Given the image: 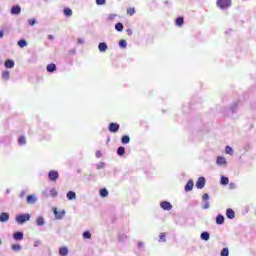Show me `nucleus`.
Returning <instances> with one entry per match:
<instances>
[{
	"label": "nucleus",
	"mask_w": 256,
	"mask_h": 256,
	"mask_svg": "<svg viewBox=\"0 0 256 256\" xmlns=\"http://www.w3.org/2000/svg\"><path fill=\"white\" fill-rule=\"evenodd\" d=\"M96 157H101V153L98 151V152H96Z\"/></svg>",
	"instance_id": "nucleus-55"
},
{
	"label": "nucleus",
	"mask_w": 256,
	"mask_h": 256,
	"mask_svg": "<svg viewBox=\"0 0 256 256\" xmlns=\"http://www.w3.org/2000/svg\"><path fill=\"white\" fill-rule=\"evenodd\" d=\"M226 216L228 219H235V211H233L231 208H228L226 210Z\"/></svg>",
	"instance_id": "nucleus-13"
},
{
	"label": "nucleus",
	"mask_w": 256,
	"mask_h": 256,
	"mask_svg": "<svg viewBox=\"0 0 256 256\" xmlns=\"http://www.w3.org/2000/svg\"><path fill=\"white\" fill-rule=\"evenodd\" d=\"M117 155H119V157H123V155H125V147L120 146L117 150Z\"/></svg>",
	"instance_id": "nucleus-26"
},
{
	"label": "nucleus",
	"mask_w": 256,
	"mask_h": 256,
	"mask_svg": "<svg viewBox=\"0 0 256 256\" xmlns=\"http://www.w3.org/2000/svg\"><path fill=\"white\" fill-rule=\"evenodd\" d=\"M164 3H165L166 5H169V1H167V0H166Z\"/></svg>",
	"instance_id": "nucleus-57"
},
{
	"label": "nucleus",
	"mask_w": 256,
	"mask_h": 256,
	"mask_svg": "<svg viewBox=\"0 0 256 256\" xmlns=\"http://www.w3.org/2000/svg\"><path fill=\"white\" fill-rule=\"evenodd\" d=\"M7 193H9V190H7Z\"/></svg>",
	"instance_id": "nucleus-59"
},
{
	"label": "nucleus",
	"mask_w": 256,
	"mask_h": 256,
	"mask_svg": "<svg viewBox=\"0 0 256 256\" xmlns=\"http://www.w3.org/2000/svg\"><path fill=\"white\" fill-rule=\"evenodd\" d=\"M127 33H128V35H133V31H131V29H128Z\"/></svg>",
	"instance_id": "nucleus-52"
},
{
	"label": "nucleus",
	"mask_w": 256,
	"mask_h": 256,
	"mask_svg": "<svg viewBox=\"0 0 256 256\" xmlns=\"http://www.w3.org/2000/svg\"><path fill=\"white\" fill-rule=\"evenodd\" d=\"M18 143H19V145H25V143H27V140L25 139V136H21L18 139Z\"/></svg>",
	"instance_id": "nucleus-33"
},
{
	"label": "nucleus",
	"mask_w": 256,
	"mask_h": 256,
	"mask_svg": "<svg viewBox=\"0 0 256 256\" xmlns=\"http://www.w3.org/2000/svg\"><path fill=\"white\" fill-rule=\"evenodd\" d=\"M13 237L15 241H23V232H15Z\"/></svg>",
	"instance_id": "nucleus-19"
},
{
	"label": "nucleus",
	"mask_w": 256,
	"mask_h": 256,
	"mask_svg": "<svg viewBox=\"0 0 256 256\" xmlns=\"http://www.w3.org/2000/svg\"><path fill=\"white\" fill-rule=\"evenodd\" d=\"M40 244H41L40 241H35V242H34V247H39Z\"/></svg>",
	"instance_id": "nucleus-49"
},
{
	"label": "nucleus",
	"mask_w": 256,
	"mask_h": 256,
	"mask_svg": "<svg viewBox=\"0 0 256 256\" xmlns=\"http://www.w3.org/2000/svg\"><path fill=\"white\" fill-rule=\"evenodd\" d=\"M7 221H9V213L2 212L0 214V223H7Z\"/></svg>",
	"instance_id": "nucleus-10"
},
{
	"label": "nucleus",
	"mask_w": 256,
	"mask_h": 256,
	"mask_svg": "<svg viewBox=\"0 0 256 256\" xmlns=\"http://www.w3.org/2000/svg\"><path fill=\"white\" fill-rule=\"evenodd\" d=\"M127 13L128 15H135V8H128Z\"/></svg>",
	"instance_id": "nucleus-42"
},
{
	"label": "nucleus",
	"mask_w": 256,
	"mask_h": 256,
	"mask_svg": "<svg viewBox=\"0 0 256 256\" xmlns=\"http://www.w3.org/2000/svg\"><path fill=\"white\" fill-rule=\"evenodd\" d=\"M110 19H115V15H110Z\"/></svg>",
	"instance_id": "nucleus-56"
},
{
	"label": "nucleus",
	"mask_w": 256,
	"mask_h": 256,
	"mask_svg": "<svg viewBox=\"0 0 256 256\" xmlns=\"http://www.w3.org/2000/svg\"><path fill=\"white\" fill-rule=\"evenodd\" d=\"M196 187L197 189H203V187H205V177L198 178L196 182Z\"/></svg>",
	"instance_id": "nucleus-7"
},
{
	"label": "nucleus",
	"mask_w": 256,
	"mask_h": 256,
	"mask_svg": "<svg viewBox=\"0 0 256 256\" xmlns=\"http://www.w3.org/2000/svg\"><path fill=\"white\" fill-rule=\"evenodd\" d=\"M59 255L60 256H67V255H69V249L67 247L59 248Z\"/></svg>",
	"instance_id": "nucleus-15"
},
{
	"label": "nucleus",
	"mask_w": 256,
	"mask_h": 256,
	"mask_svg": "<svg viewBox=\"0 0 256 256\" xmlns=\"http://www.w3.org/2000/svg\"><path fill=\"white\" fill-rule=\"evenodd\" d=\"M46 69L48 73H53L54 71H57V66H55V64H48Z\"/></svg>",
	"instance_id": "nucleus-23"
},
{
	"label": "nucleus",
	"mask_w": 256,
	"mask_h": 256,
	"mask_svg": "<svg viewBox=\"0 0 256 256\" xmlns=\"http://www.w3.org/2000/svg\"><path fill=\"white\" fill-rule=\"evenodd\" d=\"M97 169H103L105 167V163L103 162H99L97 165H96Z\"/></svg>",
	"instance_id": "nucleus-43"
},
{
	"label": "nucleus",
	"mask_w": 256,
	"mask_h": 256,
	"mask_svg": "<svg viewBox=\"0 0 256 256\" xmlns=\"http://www.w3.org/2000/svg\"><path fill=\"white\" fill-rule=\"evenodd\" d=\"M220 183L221 185H229V178L222 176Z\"/></svg>",
	"instance_id": "nucleus-30"
},
{
	"label": "nucleus",
	"mask_w": 256,
	"mask_h": 256,
	"mask_svg": "<svg viewBox=\"0 0 256 256\" xmlns=\"http://www.w3.org/2000/svg\"><path fill=\"white\" fill-rule=\"evenodd\" d=\"M50 195L51 197H57L58 193L57 190H55L54 188L50 190Z\"/></svg>",
	"instance_id": "nucleus-41"
},
{
	"label": "nucleus",
	"mask_w": 256,
	"mask_h": 256,
	"mask_svg": "<svg viewBox=\"0 0 256 256\" xmlns=\"http://www.w3.org/2000/svg\"><path fill=\"white\" fill-rule=\"evenodd\" d=\"M48 177H49L50 181L55 182V181H57L59 179V172L51 170L48 173Z\"/></svg>",
	"instance_id": "nucleus-4"
},
{
	"label": "nucleus",
	"mask_w": 256,
	"mask_h": 256,
	"mask_svg": "<svg viewBox=\"0 0 256 256\" xmlns=\"http://www.w3.org/2000/svg\"><path fill=\"white\" fill-rule=\"evenodd\" d=\"M18 46H20L21 49H23V47H27V40L25 39L19 40Z\"/></svg>",
	"instance_id": "nucleus-28"
},
{
	"label": "nucleus",
	"mask_w": 256,
	"mask_h": 256,
	"mask_svg": "<svg viewBox=\"0 0 256 256\" xmlns=\"http://www.w3.org/2000/svg\"><path fill=\"white\" fill-rule=\"evenodd\" d=\"M117 239H118V243H125L127 239H129V236H127V234L120 233L118 234Z\"/></svg>",
	"instance_id": "nucleus-11"
},
{
	"label": "nucleus",
	"mask_w": 256,
	"mask_h": 256,
	"mask_svg": "<svg viewBox=\"0 0 256 256\" xmlns=\"http://www.w3.org/2000/svg\"><path fill=\"white\" fill-rule=\"evenodd\" d=\"M28 23H29V25H31V27H33V25H35V23H37V20L35 18H31V19H28Z\"/></svg>",
	"instance_id": "nucleus-40"
},
{
	"label": "nucleus",
	"mask_w": 256,
	"mask_h": 256,
	"mask_svg": "<svg viewBox=\"0 0 256 256\" xmlns=\"http://www.w3.org/2000/svg\"><path fill=\"white\" fill-rule=\"evenodd\" d=\"M3 31L2 30H0V39H3Z\"/></svg>",
	"instance_id": "nucleus-54"
},
{
	"label": "nucleus",
	"mask_w": 256,
	"mask_h": 256,
	"mask_svg": "<svg viewBox=\"0 0 256 256\" xmlns=\"http://www.w3.org/2000/svg\"><path fill=\"white\" fill-rule=\"evenodd\" d=\"M217 6L220 9H229L231 7V0H217Z\"/></svg>",
	"instance_id": "nucleus-2"
},
{
	"label": "nucleus",
	"mask_w": 256,
	"mask_h": 256,
	"mask_svg": "<svg viewBox=\"0 0 256 256\" xmlns=\"http://www.w3.org/2000/svg\"><path fill=\"white\" fill-rule=\"evenodd\" d=\"M216 164L219 167H225V166H227V159H225V157H223V156H218L216 159Z\"/></svg>",
	"instance_id": "nucleus-3"
},
{
	"label": "nucleus",
	"mask_w": 256,
	"mask_h": 256,
	"mask_svg": "<svg viewBox=\"0 0 256 256\" xmlns=\"http://www.w3.org/2000/svg\"><path fill=\"white\" fill-rule=\"evenodd\" d=\"M9 77H10L9 71H4V72H2V79H3L4 81H9Z\"/></svg>",
	"instance_id": "nucleus-27"
},
{
	"label": "nucleus",
	"mask_w": 256,
	"mask_h": 256,
	"mask_svg": "<svg viewBox=\"0 0 256 256\" xmlns=\"http://www.w3.org/2000/svg\"><path fill=\"white\" fill-rule=\"evenodd\" d=\"M144 245H145V243H143V242H138V247H144Z\"/></svg>",
	"instance_id": "nucleus-51"
},
{
	"label": "nucleus",
	"mask_w": 256,
	"mask_h": 256,
	"mask_svg": "<svg viewBox=\"0 0 256 256\" xmlns=\"http://www.w3.org/2000/svg\"><path fill=\"white\" fill-rule=\"evenodd\" d=\"M65 17H71L73 15V10H71L70 8H66L63 11Z\"/></svg>",
	"instance_id": "nucleus-24"
},
{
	"label": "nucleus",
	"mask_w": 256,
	"mask_h": 256,
	"mask_svg": "<svg viewBox=\"0 0 256 256\" xmlns=\"http://www.w3.org/2000/svg\"><path fill=\"white\" fill-rule=\"evenodd\" d=\"M99 193L102 197H109V191H107L105 188L101 189Z\"/></svg>",
	"instance_id": "nucleus-31"
},
{
	"label": "nucleus",
	"mask_w": 256,
	"mask_h": 256,
	"mask_svg": "<svg viewBox=\"0 0 256 256\" xmlns=\"http://www.w3.org/2000/svg\"><path fill=\"white\" fill-rule=\"evenodd\" d=\"M210 238L211 236L209 235V232H202L200 235V239H202V241H209Z\"/></svg>",
	"instance_id": "nucleus-22"
},
{
	"label": "nucleus",
	"mask_w": 256,
	"mask_h": 256,
	"mask_svg": "<svg viewBox=\"0 0 256 256\" xmlns=\"http://www.w3.org/2000/svg\"><path fill=\"white\" fill-rule=\"evenodd\" d=\"M48 39H49L50 41H53V39H54L53 35H48Z\"/></svg>",
	"instance_id": "nucleus-53"
},
{
	"label": "nucleus",
	"mask_w": 256,
	"mask_h": 256,
	"mask_svg": "<svg viewBox=\"0 0 256 256\" xmlns=\"http://www.w3.org/2000/svg\"><path fill=\"white\" fill-rule=\"evenodd\" d=\"M117 131H119V124H117V123H110L109 132L110 133H117Z\"/></svg>",
	"instance_id": "nucleus-9"
},
{
	"label": "nucleus",
	"mask_w": 256,
	"mask_h": 256,
	"mask_svg": "<svg viewBox=\"0 0 256 256\" xmlns=\"http://www.w3.org/2000/svg\"><path fill=\"white\" fill-rule=\"evenodd\" d=\"M77 43H78V45H83L85 43V39L78 38Z\"/></svg>",
	"instance_id": "nucleus-46"
},
{
	"label": "nucleus",
	"mask_w": 256,
	"mask_h": 256,
	"mask_svg": "<svg viewBox=\"0 0 256 256\" xmlns=\"http://www.w3.org/2000/svg\"><path fill=\"white\" fill-rule=\"evenodd\" d=\"M203 201H209V194H204L202 196Z\"/></svg>",
	"instance_id": "nucleus-47"
},
{
	"label": "nucleus",
	"mask_w": 256,
	"mask_h": 256,
	"mask_svg": "<svg viewBox=\"0 0 256 256\" xmlns=\"http://www.w3.org/2000/svg\"><path fill=\"white\" fill-rule=\"evenodd\" d=\"M131 141V139L129 138V136L127 135H124L121 139V142L124 144V145H127L129 142Z\"/></svg>",
	"instance_id": "nucleus-29"
},
{
	"label": "nucleus",
	"mask_w": 256,
	"mask_h": 256,
	"mask_svg": "<svg viewBox=\"0 0 256 256\" xmlns=\"http://www.w3.org/2000/svg\"><path fill=\"white\" fill-rule=\"evenodd\" d=\"M11 15H21V6L16 5L11 8Z\"/></svg>",
	"instance_id": "nucleus-8"
},
{
	"label": "nucleus",
	"mask_w": 256,
	"mask_h": 256,
	"mask_svg": "<svg viewBox=\"0 0 256 256\" xmlns=\"http://www.w3.org/2000/svg\"><path fill=\"white\" fill-rule=\"evenodd\" d=\"M175 23L178 27H183V23H185V20H183V17H179L176 19Z\"/></svg>",
	"instance_id": "nucleus-25"
},
{
	"label": "nucleus",
	"mask_w": 256,
	"mask_h": 256,
	"mask_svg": "<svg viewBox=\"0 0 256 256\" xmlns=\"http://www.w3.org/2000/svg\"><path fill=\"white\" fill-rule=\"evenodd\" d=\"M25 191H22L21 193H20V195H19V197L21 198V199H23L24 197H25Z\"/></svg>",
	"instance_id": "nucleus-48"
},
{
	"label": "nucleus",
	"mask_w": 256,
	"mask_h": 256,
	"mask_svg": "<svg viewBox=\"0 0 256 256\" xmlns=\"http://www.w3.org/2000/svg\"><path fill=\"white\" fill-rule=\"evenodd\" d=\"M105 3H107L106 0H96L97 5H105Z\"/></svg>",
	"instance_id": "nucleus-44"
},
{
	"label": "nucleus",
	"mask_w": 256,
	"mask_h": 256,
	"mask_svg": "<svg viewBox=\"0 0 256 256\" xmlns=\"http://www.w3.org/2000/svg\"><path fill=\"white\" fill-rule=\"evenodd\" d=\"M230 187H231V189H235L237 187V185L235 183H230Z\"/></svg>",
	"instance_id": "nucleus-50"
},
{
	"label": "nucleus",
	"mask_w": 256,
	"mask_h": 256,
	"mask_svg": "<svg viewBox=\"0 0 256 256\" xmlns=\"http://www.w3.org/2000/svg\"><path fill=\"white\" fill-rule=\"evenodd\" d=\"M225 153L227 155H233V148H231L230 146H226Z\"/></svg>",
	"instance_id": "nucleus-34"
},
{
	"label": "nucleus",
	"mask_w": 256,
	"mask_h": 256,
	"mask_svg": "<svg viewBox=\"0 0 256 256\" xmlns=\"http://www.w3.org/2000/svg\"><path fill=\"white\" fill-rule=\"evenodd\" d=\"M119 47H121L122 49H125L127 47V41L120 40Z\"/></svg>",
	"instance_id": "nucleus-36"
},
{
	"label": "nucleus",
	"mask_w": 256,
	"mask_h": 256,
	"mask_svg": "<svg viewBox=\"0 0 256 256\" xmlns=\"http://www.w3.org/2000/svg\"><path fill=\"white\" fill-rule=\"evenodd\" d=\"M66 197H67L68 201H75V199H77V194L73 191H69L66 194Z\"/></svg>",
	"instance_id": "nucleus-12"
},
{
	"label": "nucleus",
	"mask_w": 256,
	"mask_h": 256,
	"mask_svg": "<svg viewBox=\"0 0 256 256\" xmlns=\"http://www.w3.org/2000/svg\"><path fill=\"white\" fill-rule=\"evenodd\" d=\"M159 241H162L163 243H165L167 241V239L165 238V233H160Z\"/></svg>",
	"instance_id": "nucleus-39"
},
{
	"label": "nucleus",
	"mask_w": 256,
	"mask_h": 256,
	"mask_svg": "<svg viewBox=\"0 0 256 256\" xmlns=\"http://www.w3.org/2000/svg\"><path fill=\"white\" fill-rule=\"evenodd\" d=\"M11 249H12V251H21V249H22V247H21V245L20 244H13L12 246H11Z\"/></svg>",
	"instance_id": "nucleus-32"
},
{
	"label": "nucleus",
	"mask_w": 256,
	"mask_h": 256,
	"mask_svg": "<svg viewBox=\"0 0 256 256\" xmlns=\"http://www.w3.org/2000/svg\"><path fill=\"white\" fill-rule=\"evenodd\" d=\"M160 207L164 209V211H171L173 209V205H171L168 201H162L160 203Z\"/></svg>",
	"instance_id": "nucleus-5"
},
{
	"label": "nucleus",
	"mask_w": 256,
	"mask_h": 256,
	"mask_svg": "<svg viewBox=\"0 0 256 256\" xmlns=\"http://www.w3.org/2000/svg\"><path fill=\"white\" fill-rule=\"evenodd\" d=\"M3 244V242L1 241V239H0V245H2Z\"/></svg>",
	"instance_id": "nucleus-58"
},
{
	"label": "nucleus",
	"mask_w": 256,
	"mask_h": 256,
	"mask_svg": "<svg viewBox=\"0 0 256 256\" xmlns=\"http://www.w3.org/2000/svg\"><path fill=\"white\" fill-rule=\"evenodd\" d=\"M36 223H37L38 227H43V225H45V218H43V216H39L36 219Z\"/></svg>",
	"instance_id": "nucleus-21"
},
{
	"label": "nucleus",
	"mask_w": 256,
	"mask_h": 256,
	"mask_svg": "<svg viewBox=\"0 0 256 256\" xmlns=\"http://www.w3.org/2000/svg\"><path fill=\"white\" fill-rule=\"evenodd\" d=\"M4 65L7 69H13L15 67V62L13 60H6Z\"/></svg>",
	"instance_id": "nucleus-16"
},
{
	"label": "nucleus",
	"mask_w": 256,
	"mask_h": 256,
	"mask_svg": "<svg viewBox=\"0 0 256 256\" xmlns=\"http://www.w3.org/2000/svg\"><path fill=\"white\" fill-rule=\"evenodd\" d=\"M221 256H229V249L223 248V250L221 251Z\"/></svg>",
	"instance_id": "nucleus-38"
},
{
	"label": "nucleus",
	"mask_w": 256,
	"mask_h": 256,
	"mask_svg": "<svg viewBox=\"0 0 256 256\" xmlns=\"http://www.w3.org/2000/svg\"><path fill=\"white\" fill-rule=\"evenodd\" d=\"M115 29H116V31H119V32L123 31V24L122 23H117L115 25Z\"/></svg>",
	"instance_id": "nucleus-35"
},
{
	"label": "nucleus",
	"mask_w": 256,
	"mask_h": 256,
	"mask_svg": "<svg viewBox=\"0 0 256 256\" xmlns=\"http://www.w3.org/2000/svg\"><path fill=\"white\" fill-rule=\"evenodd\" d=\"M31 220V214L26 213V214H19L15 217L16 223L18 225H24V223H27V221Z\"/></svg>",
	"instance_id": "nucleus-1"
},
{
	"label": "nucleus",
	"mask_w": 256,
	"mask_h": 256,
	"mask_svg": "<svg viewBox=\"0 0 256 256\" xmlns=\"http://www.w3.org/2000/svg\"><path fill=\"white\" fill-rule=\"evenodd\" d=\"M216 223L217 225H223V223H225V217L223 215H218L216 217Z\"/></svg>",
	"instance_id": "nucleus-20"
},
{
	"label": "nucleus",
	"mask_w": 256,
	"mask_h": 256,
	"mask_svg": "<svg viewBox=\"0 0 256 256\" xmlns=\"http://www.w3.org/2000/svg\"><path fill=\"white\" fill-rule=\"evenodd\" d=\"M194 185L193 180H189L185 185V191H193Z\"/></svg>",
	"instance_id": "nucleus-17"
},
{
	"label": "nucleus",
	"mask_w": 256,
	"mask_h": 256,
	"mask_svg": "<svg viewBox=\"0 0 256 256\" xmlns=\"http://www.w3.org/2000/svg\"><path fill=\"white\" fill-rule=\"evenodd\" d=\"M209 207H210L209 201H205L204 205L202 206V209H209Z\"/></svg>",
	"instance_id": "nucleus-45"
},
{
	"label": "nucleus",
	"mask_w": 256,
	"mask_h": 256,
	"mask_svg": "<svg viewBox=\"0 0 256 256\" xmlns=\"http://www.w3.org/2000/svg\"><path fill=\"white\" fill-rule=\"evenodd\" d=\"M54 215L56 219H63V216L65 215V210H62L61 213L57 211V208L54 209Z\"/></svg>",
	"instance_id": "nucleus-18"
},
{
	"label": "nucleus",
	"mask_w": 256,
	"mask_h": 256,
	"mask_svg": "<svg viewBox=\"0 0 256 256\" xmlns=\"http://www.w3.org/2000/svg\"><path fill=\"white\" fill-rule=\"evenodd\" d=\"M83 239H91V232L85 231L83 233Z\"/></svg>",
	"instance_id": "nucleus-37"
},
{
	"label": "nucleus",
	"mask_w": 256,
	"mask_h": 256,
	"mask_svg": "<svg viewBox=\"0 0 256 256\" xmlns=\"http://www.w3.org/2000/svg\"><path fill=\"white\" fill-rule=\"evenodd\" d=\"M26 203H28V205H35V203H37V197L35 195H28Z\"/></svg>",
	"instance_id": "nucleus-6"
},
{
	"label": "nucleus",
	"mask_w": 256,
	"mask_h": 256,
	"mask_svg": "<svg viewBox=\"0 0 256 256\" xmlns=\"http://www.w3.org/2000/svg\"><path fill=\"white\" fill-rule=\"evenodd\" d=\"M98 49H99L100 53H105V51H107V43H105V42L99 43Z\"/></svg>",
	"instance_id": "nucleus-14"
}]
</instances>
